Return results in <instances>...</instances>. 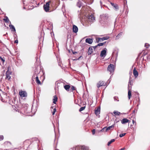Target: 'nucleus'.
Masks as SVG:
<instances>
[{
  "mask_svg": "<svg viewBox=\"0 0 150 150\" xmlns=\"http://www.w3.org/2000/svg\"><path fill=\"white\" fill-rule=\"evenodd\" d=\"M123 32H121L119 33L116 37L115 40H118L122 35Z\"/></svg>",
  "mask_w": 150,
  "mask_h": 150,
  "instance_id": "obj_22",
  "label": "nucleus"
},
{
  "mask_svg": "<svg viewBox=\"0 0 150 150\" xmlns=\"http://www.w3.org/2000/svg\"><path fill=\"white\" fill-rule=\"evenodd\" d=\"M99 22L101 25L103 26L107 23V20L108 18V15L107 14H105L100 16Z\"/></svg>",
  "mask_w": 150,
  "mask_h": 150,
  "instance_id": "obj_1",
  "label": "nucleus"
},
{
  "mask_svg": "<svg viewBox=\"0 0 150 150\" xmlns=\"http://www.w3.org/2000/svg\"><path fill=\"white\" fill-rule=\"evenodd\" d=\"M13 37H14L15 38H16L17 37V35L16 34V32H13Z\"/></svg>",
  "mask_w": 150,
  "mask_h": 150,
  "instance_id": "obj_45",
  "label": "nucleus"
},
{
  "mask_svg": "<svg viewBox=\"0 0 150 150\" xmlns=\"http://www.w3.org/2000/svg\"><path fill=\"white\" fill-rule=\"evenodd\" d=\"M144 46L146 48H147L149 46V45L148 43H146L145 44Z\"/></svg>",
  "mask_w": 150,
  "mask_h": 150,
  "instance_id": "obj_43",
  "label": "nucleus"
},
{
  "mask_svg": "<svg viewBox=\"0 0 150 150\" xmlns=\"http://www.w3.org/2000/svg\"><path fill=\"white\" fill-rule=\"evenodd\" d=\"M132 122H133V124H134V120H132Z\"/></svg>",
  "mask_w": 150,
  "mask_h": 150,
  "instance_id": "obj_59",
  "label": "nucleus"
},
{
  "mask_svg": "<svg viewBox=\"0 0 150 150\" xmlns=\"http://www.w3.org/2000/svg\"><path fill=\"white\" fill-rule=\"evenodd\" d=\"M106 127H104L103 128V129H102L101 130V132H103V131H104V129H106Z\"/></svg>",
  "mask_w": 150,
  "mask_h": 150,
  "instance_id": "obj_52",
  "label": "nucleus"
},
{
  "mask_svg": "<svg viewBox=\"0 0 150 150\" xmlns=\"http://www.w3.org/2000/svg\"><path fill=\"white\" fill-rule=\"evenodd\" d=\"M132 95V93L131 90H129L128 93V98L129 99H130L131 96Z\"/></svg>",
  "mask_w": 150,
  "mask_h": 150,
  "instance_id": "obj_28",
  "label": "nucleus"
},
{
  "mask_svg": "<svg viewBox=\"0 0 150 150\" xmlns=\"http://www.w3.org/2000/svg\"><path fill=\"white\" fill-rule=\"evenodd\" d=\"M115 141V139H113L111 140L110 141L108 142L107 145L108 146H109L110 144H111L112 142H114Z\"/></svg>",
  "mask_w": 150,
  "mask_h": 150,
  "instance_id": "obj_32",
  "label": "nucleus"
},
{
  "mask_svg": "<svg viewBox=\"0 0 150 150\" xmlns=\"http://www.w3.org/2000/svg\"><path fill=\"white\" fill-rule=\"evenodd\" d=\"M95 133V129H94L92 130V134H94Z\"/></svg>",
  "mask_w": 150,
  "mask_h": 150,
  "instance_id": "obj_49",
  "label": "nucleus"
},
{
  "mask_svg": "<svg viewBox=\"0 0 150 150\" xmlns=\"http://www.w3.org/2000/svg\"><path fill=\"white\" fill-rule=\"evenodd\" d=\"M53 100V103L54 104H56V102L57 101V98L56 95H54V96Z\"/></svg>",
  "mask_w": 150,
  "mask_h": 150,
  "instance_id": "obj_19",
  "label": "nucleus"
},
{
  "mask_svg": "<svg viewBox=\"0 0 150 150\" xmlns=\"http://www.w3.org/2000/svg\"><path fill=\"white\" fill-rule=\"evenodd\" d=\"M148 51L147 52H146V51H144L143 52V53L142 54V55L141 57H144V56H145L147 54H148Z\"/></svg>",
  "mask_w": 150,
  "mask_h": 150,
  "instance_id": "obj_37",
  "label": "nucleus"
},
{
  "mask_svg": "<svg viewBox=\"0 0 150 150\" xmlns=\"http://www.w3.org/2000/svg\"><path fill=\"white\" fill-rule=\"evenodd\" d=\"M35 79L36 82L38 84H41V82L39 80L38 76H37L35 77Z\"/></svg>",
  "mask_w": 150,
  "mask_h": 150,
  "instance_id": "obj_27",
  "label": "nucleus"
},
{
  "mask_svg": "<svg viewBox=\"0 0 150 150\" xmlns=\"http://www.w3.org/2000/svg\"><path fill=\"white\" fill-rule=\"evenodd\" d=\"M100 107H98L96 109H95V113L96 115H99L100 113Z\"/></svg>",
  "mask_w": 150,
  "mask_h": 150,
  "instance_id": "obj_14",
  "label": "nucleus"
},
{
  "mask_svg": "<svg viewBox=\"0 0 150 150\" xmlns=\"http://www.w3.org/2000/svg\"><path fill=\"white\" fill-rule=\"evenodd\" d=\"M50 2H47L45 4H44L43 5V9L46 12H48L50 11Z\"/></svg>",
  "mask_w": 150,
  "mask_h": 150,
  "instance_id": "obj_4",
  "label": "nucleus"
},
{
  "mask_svg": "<svg viewBox=\"0 0 150 150\" xmlns=\"http://www.w3.org/2000/svg\"><path fill=\"white\" fill-rule=\"evenodd\" d=\"M5 18L4 19V20L5 21V22L6 23H8L9 22H10V24H11V22L9 21L8 18L7 16H6L5 17Z\"/></svg>",
  "mask_w": 150,
  "mask_h": 150,
  "instance_id": "obj_25",
  "label": "nucleus"
},
{
  "mask_svg": "<svg viewBox=\"0 0 150 150\" xmlns=\"http://www.w3.org/2000/svg\"><path fill=\"white\" fill-rule=\"evenodd\" d=\"M72 53L73 54H75L76 53H77V52H74V51H72Z\"/></svg>",
  "mask_w": 150,
  "mask_h": 150,
  "instance_id": "obj_55",
  "label": "nucleus"
},
{
  "mask_svg": "<svg viewBox=\"0 0 150 150\" xmlns=\"http://www.w3.org/2000/svg\"><path fill=\"white\" fill-rule=\"evenodd\" d=\"M78 28L77 27L76 25H74L73 26V31L75 33H77L78 31Z\"/></svg>",
  "mask_w": 150,
  "mask_h": 150,
  "instance_id": "obj_12",
  "label": "nucleus"
},
{
  "mask_svg": "<svg viewBox=\"0 0 150 150\" xmlns=\"http://www.w3.org/2000/svg\"><path fill=\"white\" fill-rule=\"evenodd\" d=\"M103 6H104L105 7H107V6H105V5H103Z\"/></svg>",
  "mask_w": 150,
  "mask_h": 150,
  "instance_id": "obj_63",
  "label": "nucleus"
},
{
  "mask_svg": "<svg viewBox=\"0 0 150 150\" xmlns=\"http://www.w3.org/2000/svg\"><path fill=\"white\" fill-rule=\"evenodd\" d=\"M133 74L135 78L137 77L138 75V73L136 70L135 67H134L133 69Z\"/></svg>",
  "mask_w": 150,
  "mask_h": 150,
  "instance_id": "obj_10",
  "label": "nucleus"
},
{
  "mask_svg": "<svg viewBox=\"0 0 150 150\" xmlns=\"http://www.w3.org/2000/svg\"><path fill=\"white\" fill-rule=\"evenodd\" d=\"M23 3L24 4L27 5L29 3H33L32 1L30 0H23Z\"/></svg>",
  "mask_w": 150,
  "mask_h": 150,
  "instance_id": "obj_16",
  "label": "nucleus"
},
{
  "mask_svg": "<svg viewBox=\"0 0 150 150\" xmlns=\"http://www.w3.org/2000/svg\"><path fill=\"white\" fill-rule=\"evenodd\" d=\"M14 42L15 43H17V44L18 43V40L17 39Z\"/></svg>",
  "mask_w": 150,
  "mask_h": 150,
  "instance_id": "obj_51",
  "label": "nucleus"
},
{
  "mask_svg": "<svg viewBox=\"0 0 150 150\" xmlns=\"http://www.w3.org/2000/svg\"><path fill=\"white\" fill-rule=\"evenodd\" d=\"M125 149V148H122L121 149H120L119 150H123Z\"/></svg>",
  "mask_w": 150,
  "mask_h": 150,
  "instance_id": "obj_58",
  "label": "nucleus"
},
{
  "mask_svg": "<svg viewBox=\"0 0 150 150\" xmlns=\"http://www.w3.org/2000/svg\"><path fill=\"white\" fill-rule=\"evenodd\" d=\"M4 136L2 135H0V141L3 140L4 139Z\"/></svg>",
  "mask_w": 150,
  "mask_h": 150,
  "instance_id": "obj_44",
  "label": "nucleus"
},
{
  "mask_svg": "<svg viewBox=\"0 0 150 150\" xmlns=\"http://www.w3.org/2000/svg\"><path fill=\"white\" fill-rule=\"evenodd\" d=\"M114 100L115 101L118 102L119 101L118 98L117 97L115 96L114 97Z\"/></svg>",
  "mask_w": 150,
  "mask_h": 150,
  "instance_id": "obj_36",
  "label": "nucleus"
},
{
  "mask_svg": "<svg viewBox=\"0 0 150 150\" xmlns=\"http://www.w3.org/2000/svg\"><path fill=\"white\" fill-rule=\"evenodd\" d=\"M129 120L126 118H124L121 120V123L122 124H125L129 122Z\"/></svg>",
  "mask_w": 150,
  "mask_h": 150,
  "instance_id": "obj_15",
  "label": "nucleus"
},
{
  "mask_svg": "<svg viewBox=\"0 0 150 150\" xmlns=\"http://www.w3.org/2000/svg\"><path fill=\"white\" fill-rule=\"evenodd\" d=\"M131 77H130V78ZM133 84V81H132L130 79H129V82H128V85H130V86L132 85Z\"/></svg>",
  "mask_w": 150,
  "mask_h": 150,
  "instance_id": "obj_34",
  "label": "nucleus"
},
{
  "mask_svg": "<svg viewBox=\"0 0 150 150\" xmlns=\"http://www.w3.org/2000/svg\"><path fill=\"white\" fill-rule=\"evenodd\" d=\"M93 38H87L86 39V42L89 44H91L93 42Z\"/></svg>",
  "mask_w": 150,
  "mask_h": 150,
  "instance_id": "obj_9",
  "label": "nucleus"
},
{
  "mask_svg": "<svg viewBox=\"0 0 150 150\" xmlns=\"http://www.w3.org/2000/svg\"><path fill=\"white\" fill-rule=\"evenodd\" d=\"M28 105V104H25V105H24L23 106H25V107L23 108V110H24V108L25 109H26V110H27V108H28V107H27V105Z\"/></svg>",
  "mask_w": 150,
  "mask_h": 150,
  "instance_id": "obj_48",
  "label": "nucleus"
},
{
  "mask_svg": "<svg viewBox=\"0 0 150 150\" xmlns=\"http://www.w3.org/2000/svg\"><path fill=\"white\" fill-rule=\"evenodd\" d=\"M85 3L90 5L91 4L93 1V0H82Z\"/></svg>",
  "mask_w": 150,
  "mask_h": 150,
  "instance_id": "obj_11",
  "label": "nucleus"
},
{
  "mask_svg": "<svg viewBox=\"0 0 150 150\" xmlns=\"http://www.w3.org/2000/svg\"><path fill=\"white\" fill-rule=\"evenodd\" d=\"M103 45H104L103 43H100L98 44L97 45V46H102Z\"/></svg>",
  "mask_w": 150,
  "mask_h": 150,
  "instance_id": "obj_46",
  "label": "nucleus"
},
{
  "mask_svg": "<svg viewBox=\"0 0 150 150\" xmlns=\"http://www.w3.org/2000/svg\"><path fill=\"white\" fill-rule=\"evenodd\" d=\"M141 54H142V53H140L138 54V58L140 56Z\"/></svg>",
  "mask_w": 150,
  "mask_h": 150,
  "instance_id": "obj_57",
  "label": "nucleus"
},
{
  "mask_svg": "<svg viewBox=\"0 0 150 150\" xmlns=\"http://www.w3.org/2000/svg\"><path fill=\"white\" fill-rule=\"evenodd\" d=\"M72 150H80V146H79L74 147L72 148Z\"/></svg>",
  "mask_w": 150,
  "mask_h": 150,
  "instance_id": "obj_21",
  "label": "nucleus"
},
{
  "mask_svg": "<svg viewBox=\"0 0 150 150\" xmlns=\"http://www.w3.org/2000/svg\"><path fill=\"white\" fill-rule=\"evenodd\" d=\"M114 114L115 115L119 116L120 115V112L117 111H114L113 112Z\"/></svg>",
  "mask_w": 150,
  "mask_h": 150,
  "instance_id": "obj_33",
  "label": "nucleus"
},
{
  "mask_svg": "<svg viewBox=\"0 0 150 150\" xmlns=\"http://www.w3.org/2000/svg\"><path fill=\"white\" fill-rule=\"evenodd\" d=\"M143 60H146V59H144V58L143 57Z\"/></svg>",
  "mask_w": 150,
  "mask_h": 150,
  "instance_id": "obj_61",
  "label": "nucleus"
},
{
  "mask_svg": "<svg viewBox=\"0 0 150 150\" xmlns=\"http://www.w3.org/2000/svg\"><path fill=\"white\" fill-rule=\"evenodd\" d=\"M51 108H52L54 110L52 112V115H54L55 114V113L56 111V110L55 108V106H52L51 107Z\"/></svg>",
  "mask_w": 150,
  "mask_h": 150,
  "instance_id": "obj_30",
  "label": "nucleus"
},
{
  "mask_svg": "<svg viewBox=\"0 0 150 150\" xmlns=\"http://www.w3.org/2000/svg\"><path fill=\"white\" fill-rule=\"evenodd\" d=\"M9 26L10 29H11V31L12 32H16L15 28L13 25L11 24H10L9 25Z\"/></svg>",
  "mask_w": 150,
  "mask_h": 150,
  "instance_id": "obj_13",
  "label": "nucleus"
},
{
  "mask_svg": "<svg viewBox=\"0 0 150 150\" xmlns=\"http://www.w3.org/2000/svg\"><path fill=\"white\" fill-rule=\"evenodd\" d=\"M19 94L21 97H26L27 96V94L25 91H21L19 92Z\"/></svg>",
  "mask_w": 150,
  "mask_h": 150,
  "instance_id": "obj_6",
  "label": "nucleus"
},
{
  "mask_svg": "<svg viewBox=\"0 0 150 150\" xmlns=\"http://www.w3.org/2000/svg\"><path fill=\"white\" fill-rule=\"evenodd\" d=\"M115 126V124H113L112 125L109 126L108 127L106 128V130H105V132H107L108 130H110L112 128H113Z\"/></svg>",
  "mask_w": 150,
  "mask_h": 150,
  "instance_id": "obj_23",
  "label": "nucleus"
},
{
  "mask_svg": "<svg viewBox=\"0 0 150 150\" xmlns=\"http://www.w3.org/2000/svg\"><path fill=\"white\" fill-rule=\"evenodd\" d=\"M115 69V67L113 64H110L107 67V71L110 72V74H111L110 78L112 77L113 74V73Z\"/></svg>",
  "mask_w": 150,
  "mask_h": 150,
  "instance_id": "obj_2",
  "label": "nucleus"
},
{
  "mask_svg": "<svg viewBox=\"0 0 150 150\" xmlns=\"http://www.w3.org/2000/svg\"><path fill=\"white\" fill-rule=\"evenodd\" d=\"M83 58V57L82 56H80L78 59H76V60H79L80 58Z\"/></svg>",
  "mask_w": 150,
  "mask_h": 150,
  "instance_id": "obj_54",
  "label": "nucleus"
},
{
  "mask_svg": "<svg viewBox=\"0 0 150 150\" xmlns=\"http://www.w3.org/2000/svg\"><path fill=\"white\" fill-rule=\"evenodd\" d=\"M89 19L91 18L92 19V21H94L95 20V17H93V16H91L89 17Z\"/></svg>",
  "mask_w": 150,
  "mask_h": 150,
  "instance_id": "obj_35",
  "label": "nucleus"
},
{
  "mask_svg": "<svg viewBox=\"0 0 150 150\" xmlns=\"http://www.w3.org/2000/svg\"><path fill=\"white\" fill-rule=\"evenodd\" d=\"M106 83L103 81H100L97 84V86L98 88L103 86H105Z\"/></svg>",
  "mask_w": 150,
  "mask_h": 150,
  "instance_id": "obj_5",
  "label": "nucleus"
},
{
  "mask_svg": "<svg viewBox=\"0 0 150 150\" xmlns=\"http://www.w3.org/2000/svg\"><path fill=\"white\" fill-rule=\"evenodd\" d=\"M30 145H28L27 146V148H28V147H29V146H30Z\"/></svg>",
  "mask_w": 150,
  "mask_h": 150,
  "instance_id": "obj_62",
  "label": "nucleus"
},
{
  "mask_svg": "<svg viewBox=\"0 0 150 150\" xmlns=\"http://www.w3.org/2000/svg\"><path fill=\"white\" fill-rule=\"evenodd\" d=\"M107 49L106 48H105L103 50L100 52V56L101 57H105L106 55V51Z\"/></svg>",
  "mask_w": 150,
  "mask_h": 150,
  "instance_id": "obj_7",
  "label": "nucleus"
},
{
  "mask_svg": "<svg viewBox=\"0 0 150 150\" xmlns=\"http://www.w3.org/2000/svg\"><path fill=\"white\" fill-rule=\"evenodd\" d=\"M77 6L79 8H80L82 6V3L80 0H78L77 3Z\"/></svg>",
  "mask_w": 150,
  "mask_h": 150,
  "instance_id": "obj_24",
  "label": "nucleus"
},
{
  "mask_svg": "<svg viewBox=\"0 0 150 150\" xmlns=\"http://www.w3.org/2000/svg\"><path fill=\"white\" fill-rule=\"evenodd\" d=\"M98 46H97V45H96L95 46H93L92 47L93 48L94 50H95L97 48V47Z\"/></svg>",
  "mask_w": 150,
  "mask_h": 150,
  "instance_id": "obj_50",
  "label": "nucleus"
},
{
  "mask_svg": "<svg viewBox=\"0 0 150 150\" xmlns=\"http://www.w3.org/2000/svg\"><path fill=\"white\" fill-rule=\"evenodd\" d=\"M11 74V72L10 71H9L8 70L6 73V79H8V80H9L11 78V76H10V75Z\"/></svg>",
  "mask_w": 150,
  "mask_h": 150,
  "instance_id": "obj_8",
  "label": "nucleus"
},
{
  "mask_svg": "<svg viewBox=\"0 0 150 150\" xmlns=\"http://www.w3.org/2000/svg\"><path fill=\"white\" fill-rule=\"evenodd\" d=\"M76 90L75 87L73 86H72L71 88L70 89V91H73L75 90Z\"/></svg>",
  "mask_w": 150,
  "mask_h": 150,
  "instance_id": "obj_39",
  "label": "nucleus"
},
{
  "mask_svg": "<svg viewBox=\"0 0 150 150\" xmlns=\"http://www.w3.org/2000/svg\"><path fill=\"white\" fill-rule=\"evenodd\" d=\"M55 150H59V149H56Z\"/></svg>",
  "mask_w": 150,
  "mask_h": 150,
  "instance_id": "obj_64",
  "label": "nucleus"
},
{
  "mask_svg": "<svg viewBox=\"0 0 150 150\" xmlns=\"http://www.w3.org/2000/svg\"><path fill=\"white\" fill-rule=\"evenodd\" d=\"M93 52V49L91 47H89L88 48V55L91 54Z\"/></svg>",
  "mask_w": 150,
  "mask_h": 150,
  "instance_id": "obj_18",
  "label": "nucleus"
},
{
  "mask_svg": "<svg viewBox=\"0 0 150 150\" xmlns=\"http://www.w3.org/2000/svg\"><path fill=\"white\" fill-rule=\"evenodd\" d=\"M106 43V42H103L102 43H104V45L105 44V43Z\"/></svg>",
  "mask_w": 150,
  "mask_h": 150,
  "instance_id": "obj_60",
  "label": "nucleus"
},
{
  "mask_svg": "<svg viewBox=\"0 0 150 150\" xmlns=\"http://www.w3.org/2000/svg\"><path fill=\"white\" fill-rule=\"evenodd\" d=\"M96 40L97 43L99 42L102 41L101 40V38H96Z\"/></svg>",
  "mask_w": 150,
  "mask_h": 150,
  "instance_id": "obj_40",
  "label": "nucleus"
},
{
  "mask_svg": "<svg viewBox=\"0 0 150 150\" xmlns=\"http://www.w3.org/2000/svg\"><path fill=\"white\" fill-rule=\"evenodd\" d=\"M34 141L35 142L34 143H36V144H37V146H38V143L39 142H40V141L37 138H35L33 139L32 140V142L30 140H26L24 142V146H25V144H27V143H29L30 142H31V144H32L34 142Z\"/></svg>",
  "mask_w": 150,
  "mask_h": 150,
  "instance_id": "obj_3",
  "label": "nucleus"
},
{
  "mask_svg": "<svg viewBox=\"0 0 150 150\" xmlns=\"http://www.w3.org/2000/svg\"><path fill=\"white\" fill-rule=\"evenodd\" d=\"M135 110H134L133 111V113H132L133 115H135Z\"/></svg>",
  "mask_w": 150,
  "mask_h": 150,
  "instance_id": "obj_53",
  "label": "nucleus"
},
{
  "mask_svg": "<svg viewBox=\"0 0 150 150\" xmlns=\"http://www.w3.org/2000/svg\"><path fill=\"white\" fill-rule=\"evenodd\" d=\"M64 89L67 91H69V89L70 88V85H66L64 86Z\"/></svg>",
  "mask_w": 150,
  "mask_h": 150,
  "instance_id": "obj_20",
  "label": "nucleus"
},
{
  "mask_svg": "<svg viewBox=\"0 0 150 150\" xmlns=\"http://www.w3.org/2000/svg\"><path fill=\"white\" fill-rule=\"evenodd\" d=\"M110 3L111 5L113 6L115 9H118V5L116 4H114L111 2Z\"/></svg>",
  "mask_w": 150,
  "mask_h": 150,
  "instance_id": "obj_29",
  "label": "nucleus"
},
{
  "mask_svg": "<svg viewBox=\"0 0 150 150\" xmlns=\"http://www.w3.org/2000/svg\"><path fill=\"white\" fill-rule=\"evenodd\" d=\"M146 58L148 61L150 60V50L148 51V55Z\"/></svg>",
  "mask_w": 150,
  "mask_h": 150,
  "instance_id": "obj_26",
  "label": "nucleus"
},
{
  "mask_svg": "<svg viewBox=\"0 0 150 150\" xmlns=\"http://www.w3.org/2000/svg\"><path fill=\"white\" fill-rule=\"evenodd\" d=\"M85 106L81 107L79 110V112H81L85 108Z\"/></svg>",
  "mask_w": 150,
  "mask_h": 150,
  "instance_id": "obj_38",
  "label": "nucleus"
},
{
  "mask_svg": "<svg viewBox=\"0 0 150 150\" xmlns=\"http://www.w3.org/2000/svg\"><path fill=\"white\" fill-rule=\"evenodd\" d=\"M129 85H130L128 84V91L129 90H131V88H132V86H130Z\"/></svg>",
  "mask_w": 150,
  "mask_h": 150,
  "instance_id": "obj_47",
  "label": "nucleus"
},
{
  "mask_svg": "<svg viewBox=\"0 0 150 150\" xmlns=\"http://www.w3.org/2000/svg\"><path fill=\"white\" fill-rule=\"evenodd\" d=\"M100 5L101 7L102 8V2H101V1H100Z\"/></svg>",
  "mask_w": 150,
  "mask_h": 150,
  "instance_id": "obj_56",
  "label": "nucleus"
},
{
  "mask_svg": "<svg viewBox=\"0 0 150 150\" xmlns=\"http://www.w3.org/2000/svg\"><path fill=\"white\" fill-rule=\"evenodd\" d=\"M0 59L1 60L3 63L5 61V59L4 57L3 58H2L1 56H0Z\"/></svg>",
  "mask_w": 150,
  "mask_h": 150,
  "instance_id": "obj_41",
  "label": "nucleus"
},
{
  "mask_svg": "<svg viewBox=\"0 0 150 150\" xmlns=\"http://www.w3.org/2000/svg\"><path fill=\"white\" fill-rule=\"evenodd\" d=\"M126 133H122V134H120V135H119V137H122L123 136H124L126 134Z\"/></svg>",
  "mask_w": 150,
  "mask_h": 150,
  "instance_id": "obj_42",
  "label": "nucleus"
},
{
  "mask_svg": "<svg viewBox=\"0 0 150 150\" xmlns=\"http://www.w3.org/2000/svg\"><path fill=\"white\" fill-rule=\"evenodd\" d=\"M80 150H88V148L84 145L80 146Z\"/></svg>",
  "mask_w": 150,
  "mask_h": 150,
  "instance_id": "obj_17",
  "label": "nucleus"
},
{
  "mask_svg": "<svg viewBox=\"0 0 150 150\" xmlns=\"http://www.w3.org/2000/svg\"><path fill=\"white\" fill-rule=\"evenodd\" d=\"M109 38V36H105L101 38V40L102 41H103L104 40H108Z\"/></svg>",
  "mask_w": 150,
  "mask_h": 150,
  "instance_id": "obj_31",
  "label": "nucleus"
}]
</instances>
